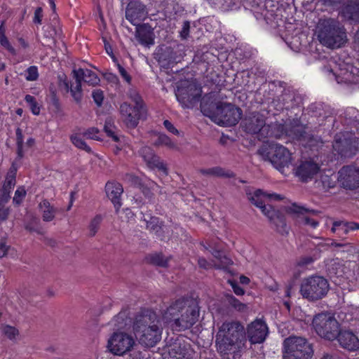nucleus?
Wrapping results in <instances>:
<instances>
[{
	"mask_svg": "<svg viewBox=\"0 0 359 359\" xmlns=\"http://www.w3.org/2000/svg\"><path fill=\"white\" fill-rule=\"evenodd\" d=\"M271 104L277 111H291L294 118L289 119L285 123H271V136L280 138L283 136L300 140L306 134L305 126L300 120V114L303 113V101L302 97L297 94L287 83L281 81H271ZM292 116V115H290Z\"/></svg>",
	"mask_w": 359,
	"mask_h": 359,
	"instance_id": "nucleus-1",
	"label": "nucleus"
},
{
	"mask_svg": "<svg viewBox=\"0 0 359 359\" xmlns=\"http://www.w3.org/2000/svg\"><path fill=\"white\" fill-rule=\"evenodd\" d=\"M198 317L199 307L194 299H179L164 312L162 321L172 330L182 331L190 328Z\"/></svg>",
	"mask_w": 359,
	"mask_h": 359,
	"instance_id": "nucleus-2",
	"label": "nucleus"
},
{
	"mask_svg": "<svg viewBox=\"0 0 359 359\" xmlns=\"http://www.w3.org/2000/svg\"><path fill=\"white\" fill-rule=\"evenodd\" d=\"M246 341L243 326L238 322H226L216 335V346L222 355L238 352Z\"/></svg>",
	"mask_w": 359,
	"mask_h": 359,
	"instance_id": "nucleus-3",
	"label": "nucleus"
},
{
	"mask_svg": "<svg viewBox=\"0 0 359 359\" xmlns=\"http://www.w3.org/2000/svg\"><path fill=\"white\" fill-rule=\"evenodd\" d=\"M318 38L320 43L329 48H339L347 40L346 32L344 25L333 18L319 21Z\"/></svg>",
	"mask_w": 359,
	"mask_h": 359,
	"instance_id": "nucleus-4",
	"label": "nucleus"
},
{
	"mask_svg": "<svg viewBox=\"0 0 359 359\" xmlns=\"http://www.w3.org/2000/svg\"><path fill=\"white\" fill-rule=\"evenodd\" d=\"M201 111L211 117L219 125L235 126L241 118L242 111L240 108L229 103H219L213 111H210L205 103V97L201 103Z\"/></svg>",
	"mask_w": 359,
	"mask_h": 359,
	"instance_id": "nucleus-5",
	"label": "nucleus"
},
{
	"mask_svg": "<svg viewBox=\"0 0 359 359\" xmlns=\"http://www.w3.org/2000/svg\"><path fill=\"white\" fill-rule=\"evenodd\" d=\"M128 96L131 103L124 102L119 108L121 118L128 128H135L140 118L143 103L139 93L134 89H130Z\"/></svg>",
	"mask_w": 359,
	"mask_h": 359,
	"instance_id": "nucleus-6",
	"label": "nucleus"
},
{
	"mask_svg": "<svg viewBox=\"0 0 359 359\" xmlns=\"http://www.w3.org/2000/svg\"><path fill=\"white\" fill-rule=\"evenodd\" d=\"M147 316L137 320L133 326L135 338L145 347L154 346L161 338V328L156 324H149Z\"/></svg>",
	"mask_w": 359,
	"mask_h": 359,
	"instance_id": "nucleus-7",
	"label": "nucleus"
},
{
	"mask_svg": "<svg viewBox=\"0 0 359 359\" xmlns=\"http://www.w3.org/2000/svg\"><path fill=\"white\" fill-rule=\"evenodd\" d=\"M283 359H311L313 351L308 341L300 337L292 336L283 341Z\"/></svg>",
	"mask_w": 359,
	"mask_h": 359,
	"instance_id": "nucleus-8",
	"label": "nucleus"
},
{
	"mask_svg": "<svg viewBox=\"0 0 359 359\" xmlns=\"http://www.w3.org/2000/svg\"><path fill=\"white\" fill-rule=\"evenodd\" d=\"M329 290L327 279L319 276H312L304 278L301 284L300 293L302 297L309 301L318 300L323 298Z\"/></svg>",
	"mask_w": 359,
	"mask_h": 359,
	"instance_id": "nucleus-9",
	"label": "nucleus"
},
{
	"mask_svg": "<svg viewBox=\"0 0 359 359\" xmlns=\"http://www.w3.org/2000/svg\"><path fill=\"white\" fill-rule=\"evenodd\" d=\"M201 87L195 81L184 80L177 83L175 96L184 108H191L201 100Z\"/></svg>",
	"mask_w": 359,
	"mask_h": 359,
	"instance_id": "nucleus-10",
	"label": "nucleus"
},
{
	"mask_svg": "<svg viewBox=\"0 0 359 359\" xmlns=\"http://www.w3.org/2000/svg\"><path fill=\"white\" fill-rule=\"evenodd\" d=\"M356 132L344 130L336 135L333 143V149L337 153L344 158H351L359 151V137L355 136Z\"/></svg>",
	"mask_w": 359,
	"mask_h": 359,
	"instance_id": "nucleus-11",
	"label": "nucleus"
},
{
	"mask_svg": "<svg viewBox=\"0 0 359 359\" xmlns=\"http://www.w3.org/2000/svg\"><path fill=\"white\" fill-rule=\"evenodd\" d=\"M312 323L316 333L327 340L333 341L339 334V323L327 313H320L316 315Z\"/></svg>",
	"mask_w": 359,
	"mask_h": 359,
	"instance_id": "nucleus-12",
	"label": "nucleus"
},
{
	"mask_svg": "<svg viewBox=\"0 0 359 359\" xmlns=\"http://www.w3.org/2000/svg\"><path fill=\"white\" fill-rule=\"evenodd\" d=\"M135 345V339L131 334L116 331L109 337L107 348L113 355L123 356L132 351Z\"/></svg>",
	"mask_w": 359,
	"mask_h": 359,
	"instance_id": "nucleus-13",
	"label": "nucleus"
},
{
	"mask_svg": "<svg viewBox=\"0 0 359 359\" xmlns=\"http://www.w3.org/2000/svg\"><path fill=\"white\" fill-rule=\"evenodd\" d=\"M337 180L345 189H359V168L353 165L343 166L338 172Z\"/></svg>",
	"mask_w": 359,
	"mask_h": 359,
	"instance_id": "nucleus-14",
	"label": "nucleus"
},
{
	"mask_svg": "<svg viewBox=\"0 0 359 359\" xmlns=\"http://www.w3.org/2000/svg\"><path fill=\"white\" fill-rule=\"evenodd\" d=\"M295 175L302 182L312 180L320 170L319 165L313 159L301 160L296 166Z\"/></svg>",
	"mask_w": 359,
	"mask_h": 359,
	"instance_id": "nucleus-15",
	"label": "nucleus"
},
{
	"mask_svg": "<svg viewBox=\"0 0 359 359\" xmlns=\"http://www.w3.org/2000/svg\"><path fill=\"white\" fill-rule=\"evenodd\" d=\"M267 325L260 319L251 323L247 330V334L252 344L262 343L264 341L267 334Z\"/></svg>",
	"mask_w": 359,
	"mask_h": 359,
	"instance_id": "nucleus-16",
	"label": "nucleus"
},
{
	"mask_svg": "<svg viewBox=\"0 0 359 359\" xmlns=\"http://www.w3.org/2000/svg\"><path fill=\"white\" fill-rule=\"evenodd\" d=\"M338 83L347 84L359 83V68L352 64H345L339 69V72L336 74Z\"/></svg>",
	"mask_w": 359,
	"mask_h": 359,
	"instance_id": "nucleus-17",
	"label": "nucleus"
},
{
	"mask_svg": "<svg viewBox=\"0 0 359 359\" xmlns=\"http://www.w3.org/2000/svg\"><path fill=\"white\" fill-rule=\"evenodd\" d=\"M341 123L348 131L359 134V111L355 107H348L340 115Z\"/></svg>",
	"mask_w": 359,
	"mask_h": 359,
	"instance_id": "nucleus-18",
	"label": "nucleus"
},
{
	"mask_svg": "<svg viewBox=\"0 0 359 359\" xmlns=\"http://www.w3.org/2000/svg\"><path fill=\"white\" fill-rule=\"evenodd\" d=\"M273 149L274 153L271 157V164L275 167L287 166L291 159L289 150L282 145L274 144L271 142V151Z\"/></svg>",
	"mask_w": 359,
	"mask_h": 359,
	"instance_id": "nucleus-19",
	"label": "nucleus"
},
{
	"mask_svg": "<svg viewBox=\"0 0 359 359\" xmlns=\"http://www.w3.org/2000/svg\"><path fill=\"white\" fill-rule=\"evenodd\" d=\"M246 194L248 200L258 208L264 215L269 217V210L266 207V203L269 198V195L261 189H248Z\"/></svg>",
	"mask_w": 359,
	"mask_h": 359,
	"instance_id": "nucleus-20",
	"label": "nucleus"
},
{
	"mask_svg": "<svg viewBox=\"0 0 359 359\" xmlns=\"http://www.w3.org/2000/svg\"><path fill=\"white\" fill-rule=\"evenodd\" d=\"M147 15L144 6L138 1L130 2L126 11V19L133 25H137Z\"/></svg>",
	"mask_w": 359,
	"mask_h": 359,
	"instance_id": "nucleus-21",
	"label": "nucleus"
},
{
	"mask_svg": "<svg viewBox=\"0 0 359 359\" xmlns=\"http://www.w3.org/2000/svg\"><path fill=\"white\" fill-rule=\"evenodd\" d=\"M140 155L151 169H158L167 174V168L164 163L157 156L149 147H142L140 151Z\"/></svg>",
	"mask_w": 359,
	"mask_h": 359,
	"instance_id": "nucleus-22",
	"label": "nucleus"
},
{
	"mask_svg": "<svg viewBox=\"0 0 359 359\" xmlns=\"http://www.w3.org/2000/svg\"><path fill=\"white\" fill-rule=\"evenodd\" d=\"M340 346L349 351H355L359 349V339L351 331L339 330L337 338Z\"/></svg>",
	"mask_w": 359,
	"mask_h": 359,
	"instance_id": "nucleus-23",
	"label": "nucleus"
},
{
	"mask_svg": "<svg viewBox=\"0 0 359 359\" xmlns=\"http://www.w3.org/2000/svg\"><path fill=\"white\" fill-rule=\"evenodd\" d=\"M212 254L214 257L217 259L218 264L208 262L204 258H199L198 263L200 267L205 269H208L212 267H215L216 269H225L232 264L231 260L219 250H214L212 252Z\"/></svg>",
	"mask_w": 359,
	"mask_h": 359,
	"instance_id": "nucleus-24",
	"label": "nucleus"
},
{
	"mask_svg": "<svg viewBox=\"0 0 359 359\" xmlns=\"http://www.w3.org/2000/svg\"><path fill=\"white\" fill-rule=\"evenodd\" d=\"M105 191L107 197L113 203L116 211L118 212L122 205L121 195L123 192L122 185L117 182H108L105 185Z\"/></svg>",
	"mask_w": 359,
	"mask_h": 359,
	"instance_id": "nucleus-25",
	"label": "nucleus"
},
{
	"mask_svg": "<svg viewBox=\"0 0 359 359\" xmlns=\"http://www.w3.org/2000/svg\"><path fill=\"white\" fill-rule=\"evenodd\" d=\"M244 124L246 131L250 133H257L264 127L265 118L259 113L253 114L245 119Z\"/></svg>",
	"mask_w": 359,
	"mask_h": 359,
	"instance_id": "nucleus-26",
	"label": "nucleus"
},
{
	"mask_svg": "<svg viewBox=\"0 0 359 359\" xmlns=\"http://www.w3.org/2000/svg\"><path fill=\"white\" fill-rule=\"evenodd\" d=\"M341 15L348 20L359 22V0H348L341 9Z\"/></svg>",
	"mask_w": 359,
	"mask_h": 359,
	"instance_id": "nucleus-27",
	"label": "nucleus"
},
{
	"mask_svg": "<svg viewBox=\"0 0 359 359\" xmlns=\"http://www.w3.org/2000/svg\"><path fill=\"white\" fill-rule=\"evenodd\" d=\"M75 79H81V81L87 83L89 85L95 86L99 83L100 79L97 75L90 69H79L73 71Z\"/></svg>",
	"mask_w": 359,
	"mask_h": 359,
	"instance_id": "nucleus-28",
	"label": "nucleus"
},
{
	"mask_svg": "<svg viewBox=\"0 0 359 359\" xmlns=\"http://www.w3.org/2000/svg\"><path fill=\"white\" fill-rule=\"evenodd\" d=\"M359 229V224L356 222H334L331 231L339 237L346 235L350 231Z\"/></svg>",
	"mask_w": 359,
	"mask_h": 359,
	"instance_id": "nucleus-29",
	"label": "nucleus"
},
{
	"mask_svg": "<svg viewBox=\"0 0 359 359\" xmlns=\"http://www.w3.org/2000/svg\"><path fill=\"white\" fill-rule=\"evenodd\" d=\"M76 81L74 84H69L66 78L60 79V85L63 86L67 91H69L74 100L76 102H79L82 98L81 81L75 79Z\"/></svg>",
	"mask_w": 359,
	"mask_h": 359,
	"instance_id": "nucleus-30",
	"label": "nucleus"
},
{
	"mask_svg": "<svg viewBox=\"0 0 359 359\" xmlns=\"http://www.w3.org/2000/svg\"><path fill=\"white\" fill-rule=\"evenodd\" d=\"M39 210L45 222L53 220L57 212V209L46 199H43L39 203Z\"/></svg>",
	"mask_w": 359,
	"mask_h": 359,
	"instance_id": "nucleus-31",
	"label": "nucleus"
},
{
	"mask_svg": "<svg viewBox=\"0 0 359 359\" xmlns=\"http://www.w3.org/2000/svg\"><path fill=\"white\" fill-rule=\"evenodd\" d=\"M136 37L143 45L154 43V33L150 27L143 25L137 28Z\"/></svg>",
	"mask_w": 359,
	"mask_h": 359,
	"instance_id": "nucleus-32",
	"label": "nucleus"
},
{
	"mask_svg": "<svg viewBox=\"0 0 359 359\" xmlns=\"http://www.w3.org/2000/svg\"><path fill=\"white\" fill-rule=\"evenodd\" d=\"M170 359H192L193 351L190 348L174 345L169 351Z\"/></svg>",
	"mask_w": 359,
	"mask_h": 359,
	"instance_id": "nucleus-33",
	"label": "nucleus"
},
{
	"mask_svg": "<svg viewBox=\"0 0 359 359\" xmlns=\"http://www.w3.org/2000/svg\"><path fill=\"white\" fill-rule=\"evenodd\" d=\"M104 130L109 137H111L114 142H121L124 141V137L118 135L116 128L114 126L111 118L106 120Z\"/></svg>",
	"mask_w": 359,
	"mask_h": 359,
	"instance_id": "nucleus-34",
	"label": "nucleus"
},
{
	"mask_svg": "<svg viewBox=\"0 0 359 359\" xmlns=\"http://www.w3.org/2000/svg\"><path fill=\"white\" fill-rule=\"evenodd\" d=\"M154 144L156 146H165L170 149H178L177 144L165 134L157 135Z\"/></svg>",
	"mask_w": 359,
	"mask_h": 359,
	"instance_id": "nucleus-35",
	"label": "nucleus"
},
{
	"mask_svg": "<svg viewBox=\"0 0 359 359\" xmlns=\"http://www.w3.org/2000/svg\"><path fill=\"white\" fill-rule=\"evenodd\" d=\"M149 219L144 217V221L146 222V226L151 231H154L159 236H161L160 231H164L165 226H163L160 224V222L158 217H149Z\"/></svg>",
	"mask_w": 359,
	"mask_h": 359,
	"instance_id": "nucleus-36",
	"label": "nucleus"
},
{
	"mask_svg": "<svg viewBox=\"0 0 359 359\" xmlns=\"http://www.w3.org/2000/svg\"><path fill=\"white\" fill-rule=\"evenodd\" d=\"M15 177H16V169L11 168L10 171L8 172L6 180L3 185L4 189L8 191H11L15 185Z\"/></svg>",
	"mask_w": 359,
	"mask_h": 359,
	"instance_id": "nucleus-37",
	"label": "nucleus"
},
{
	"mask_svg": "<svg viewBox=\"0 0 359 359\" xmlns=\"http://www.w3.org/2000/svg\"><path fill=\"white\" fill-rule=\"evenodd\" d=\"M1 330L4 335L10 340L15 341L18 338L19 332L15 327L4 325Z\"/></svg>",
	"mask_w": 359,
	"mask_h": 359,
	"instance_id": "nucleus-38",
	"label": "nucleus"
},
{
	"mask_svg": "<svg viewBox=\"0 0 359 359\" xmlns=\"http://www.w3.org/2000/svg\"><path fill=\"white\" fill-rule=\"evenodd\" d=\"M269 10L265 4L262 6H258L255 10V16L259 21H263L266 25L268 24Z\"/></svg>",
	"mask_w": 359,
	"mask_h": 359,
	"instance_id": "nucleus-39",
	"label": "nucleus"
},
{
	"mask_svg": "<svg viewBox=\"0 0 359 359\" xmlns=\"http://www.w3.org/2000/svg\"><path fill=\"white\" fill-rule=\"evenodd\" d=\"M337 181V176L335 175H325L321 176V182L325 189L328 190L335 187Z\"/></svg>",
	"mask_w": 359,
	"mask_h": 359,
	"instance_id": "nucleus-40",
	"label": "nucleus"
},
{
	"mask_svg": "<svg viewBox=\"0 0 359 359\" xmlns=\"http://www.w3.org/2000/svg\"><path fill=\"white\" fill-rule=\"evenodd\" d=\"M102 221V217L101 215H96L90 220L88 225V231L90 236H93L97 233Z\"/></svg>",
	"mask_w": 359,
	"mask_h": 359,
	"instance_id": "nucleus-41",
	"label": "nucleus"
},
{
	"mask_svg": "<svg viewBox=\"0 0 359 359\" xmlns=\"http://www.w3.org/2000/svg\"><path fill=\"white\" fill-rule=\"evenodd\" d=\"M70 139L72 144L77 148L83 149L88 152L90 151V147L86 144L85 141L79 135H72Z\"/></svg>",
	"mask_w": 359,
	"mask_h": 359,
	"instance_id": "nucleus-42",
	"label": "nucleus"
},
{
	"mask_svg": "<svg viewBox=\"0 0 359 359\" xmlns=\"http://www.w3.org/2000/svg\"><path fill=\"white\" fill-rule=\"evenodd\" d=\"M289 210L291 212L300 215H304V213H311L313 215H316L319 213L318 210L305 208L303 206L297 205L296 203H293L289 208Z\"/></svg>",
	"mask_w": 359,
	"mask_h": 359,
	"instance_id": "nucleus-43",
	"label": "nucleus"
},
{
	"mask_svg": "<svg viewBox=\"0 0 359 359\" xmlns=\"http://www.w3.org/2000/svg\"><path fill=\"white\" fill-rule=\"evenodd\" d=\"M258 155L264 161H269V144L268 140H263V144L257 151Z\"/></svg>",
	"mask_w": 359,
	"mask_h": 359,
	"instance_id": "nucleus-44",
	"label": "nucleus"
},
{
	"mask_svg": "<svg viewBox=\"0 0 359 359\" xmlns=\"http://www.w3.org/2000/svg\"><path fill=\"white\" fill-rule=\"evenodd\" d=\"M25 100L26 102L29 104L32 113L34 115L39 114L40 108L38 106V104L35 100V98L30 95H27L25 97Z\"/></svg>",
	"mask_w": 359,
	"mask_h": 359,
	"instance_id": "nucleus-45",
	"label": "nucleus"
},
{
	"mask_svg": "<svg viewBox=\"0 0 359 359\" xmlns=\"http://www.w3.org/2000/svg\"><path fill=\"white\" fill-rule=\"evenodd\" d=\"M26 196V190L23 187H20L15 192L13 201L16 205H20Z\"/></svg>",
	"mask_w": 359,
	"mask_h": 359,
	"instance_id": "nucleus-46",
	"label": "nucleus"
},
{
	"mask_svg": "<svg viewBox=\"0 0 359 359\" xmlns=\"http://www.w3.org/2000/svg\"><path fill=\"white\" fill-rule=\"evenodd\" d=\"M39 73L37 67L32 66L26 71L25 78L27 81H36L38 79Z\"/></svg>",
	"mask_w": 359,
	"mask_h": 359,
	"instance_id": "nucleus-47",
	"label": "nucleus"
},
{
	"mask_svg": "<svg viewBox=\"0 0 359 359\" xmlns=\"http://www.w3.org/2000/svg\"><path fill=\"white\" fill-rule=\"evenodd\" d=\"M201 173L204 175H213V176H222L224 175V171L219 168H212L209 169L201 170Z\"/></svg>",
	"mask_w": 359,
	"mask_h": 359,
	"instance_id": "nucleus-48",
	"label": "nucleus"
},
{
	"mask_svg": "<svg viewBox=\"0 0 359 359\" xmlns=\"http://www.w3.org/2000/svg\"><path fill=\"white\" fill-rule=\"evenodd\" d=\"M85 136L87 138L99 140H100V132L96 128H90L88 129L85 133Z\"/></svg>",
	"mask_w": 359,
	"mask_h": 359,
	"instance_id": "nucleus-49",
	"label": "nucleus"
},
{
	"mask_svg": "<svg viewBox=\"0 0 359 359\" xmlns=\"http://www.w3.org/2000/svg\"><path fill=\"white\" fill-rule=\"evenodd\" d=\"M16 138L18 144V152L20 156H22V147H23V136L22 130L20 128L16 130Z\"/></svg>",
	"mask_w": 359,
	"mask_h": 359,
	"instance_id": "nucleus-50",
	"label": "nucleus"
},
{
	"mask_svg": "<svg viewBox=\"0 0 359 359\" xmlns=\"http://www.w3.org/2000/svg\"><path fill=\"white\" fill-rule=\"evenodd\" d=\"M0 44L6 50H8L11 54L15 55V49L11 44L8 39L6 36L0 37Z\"/></svg>",
	"mask_w": 359,
	"mask_h": 359,
	"instance_id": "nucleus-51",
	"label": "nucleus"
},
{
	"mask_svg": "<svg viewBox=\"0 0 359 359\" xmlns=\"http://www.w3.org/2000/svg\"><path fill=\"white\" fill-rule=\"evenodd\" d=\"M93 98L97 106H101L104 100V94L101 90L96 89L93 91Z\"/></svg>",
	"mask_w": 359,
	"mask_h": 359,
	"instance_id": "nucleus-52",
	"label": "nucleus"
},
{
	"mask_svg": "<svg viewBox=\"0 0 359 359\" xmlns=\"http://www.w3.org/2000/svg\"><path fill=\"white\" fill-rule=\"evenodd\" d=\"M152 262L155 264L161 266H166L168 263V260L161 255H156L154 256L152 258Z\"/></svg>",
	"mask_w": 359,
	"mask_h": 359,
	"instance_id": "nucleus-53",
	"label": "nucleus"
},
{
	"mask_svg": "<svg viewBox=\"0 0 359 359\" xmlns=\"http://www.w3.org/2000/svg\"><path fill=\"white\" fill-rule=\"evenodd\" d=\"M10 194H11L10 191L6 190L4 188H1L0 189V203L1 204L4 205L5 203H6L8 201V200L11 197Z\"/></svg>",
	"mask_w": 359,
	"mask_h": 359,
	"instance_id": "nucleus-54",
	"label": "nucleus"
},
{
	"mask_svg": "<svg viewBox=\"0 0 359 359\" xmlns=\"http://www.w3.org/2000/svg\"><path fill=\"white\" fill-rule=\"evenodd\" d=\"M163 125L165 128L171 133L179 135V130L173 126V124L168 120L164 121Z\"/></svg>",
	"mask_w": 359,
	"mask_h": 359,
	"instance_id": "nucleus-55",
	"label": "nucleus"
},
{
	"mask_svg": "<svg viewBox=\"0 0 359 359\" xmlns=\"http://www.w3.org/2000/svg\"><path fill=\"white\" fill-rule=\"evenodd\" d=\"M304 224L310 226L313 229H316L319 226V222L309 217H304Z\"/></svg>",
	"mask_w": 359,
	"mask_h": 359,
	"instance_id": "nucleus-56",
	"label": "nucleus"
},
{
	"mask_svg": "<svg viewBox=\"0 0 359 359\" xmlns=\"http://www.w3.org/2000/svg\"><path fill=\"white\" fill-rule=\"evenodd\" d=\"M313 262V259L310 256L302 257L299 259L297 262V265L299 266H306Z\"/></svg>",
	"mask_w": 359,
	"mask_h": 359,
	"instance_id": "nucleus-57",
	"label": "nucleus"
},
{
	"mask_svg": "<svg viewBox=\"0 0 359 359\" xmlns=\"http://www.w3.org/2000/svg\"><path fill=\"white\" fill-rule=\"evenodd\" d=\"M229 284L231 285L234 293L237 295H243L244 294L243 289L240 287L237 283L232 280H229Z\"/></svg>",
	"mask_w": 359,
	"mask_h": 359,
	"instance_id": "nucleus-58",
	"label": "nucleus"
},
{
	"mask_svg": "<svg viewBox=\"0 0 359 359\" xmlns=\"http://www.w3.org/2000/svg\"><path fill=\"white\" fill-rule=\"evenodd\" d=\"M190 24L189 22H184L182 29L180 32V36L182 39H187L189 33Z\"/></svg>",
	"mask_w": 359,
	"mask_h": 359,
	"instance_id": "nucleus-59",
	"label": "nucleus"
},
{
	"mask_svg": "<svg viewBox=\"0 0 359 359\" xmlns=\"http://www.w3.org/2000/svg\"><path fill=\"white\" fill-rule=\"evenodd\" d=\"M118 72L120 73V74L121 75V76L123 78V79L128 83H130L131 81V77L130 76V75L128 74V72H126V70L123 67H121L120 65H118Z\"/></svg>",
	"mask_w": 359,
	"mask_h": 359,
	"instance_id": "nucleus-60",
	"label": "nucleus"
},
{
	"mask_svg": "<svg viewBox=\"0 0 359 359\" xmlns=\"http://www.w3.org/2000/svg\"><path fill=\"white\" fill-rule=\"evenodd\" d=\"M43 14L41 8H37L34 12V22L41 24Z\"/></svg>",
	"mask_w": 359,
	"mask_h": 359,
	"instance_id": "nucleus-61",
	"label": "nucleus"
},
{
	"mask_svg": "<svg viewBox=\"0 0 359 359\" xmlns=\"http://www.w3.org/2000/svg\"><path fill=\"white\" fill-rule=\"evenodd\" d=\"M9 246L4 241H0V258L4 257L8 253Z\"/></svg>",
	"mask_w": 359,
	"mask_h": 359,
	"instance_id": "nucleus-62",
	"label": "nucleus"
},
{
	"mask_svg": "<svg viewBox=\"0 0 359 359\" xmlns=\"http://www.w3.org/2000/svg\"><path fill=\"white\" fill-rule=\"evenodd\" d=\"M9 214L8 208H4V205L0 203V222L5 220Z\"/></svg>",
	"mask_w": 359,
	"mask_h": 359,
	"instance_id": "nucleus-63",
	"label": "nucleus"
},
{
	"mask_svg": "<svg viewBox=\"0 0 359 359\" xmlns=\"http://www.w3.org/2000/svg\"><path fill=\"white\" fill-rule=\"evenodd\" d=\"M279 220L281 224V228L283 229V231L281 233H287L288 231H287V228L285 218L283 217H281L279 218Z\"/></svg>",
	"mask_w": 359,
	"mask_h": 359,
	"instance_id": "nucleus-64",
	"label": "nucleus"
}]
</instances>
